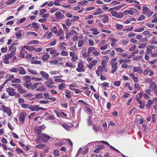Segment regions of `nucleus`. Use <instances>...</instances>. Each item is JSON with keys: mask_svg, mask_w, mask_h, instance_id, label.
Segmentation results:
<instances>
[{"mask_svg": "<svg viewBox=\"0 0 157 157\" xmlns=\"http://www.w3.org/2000/svg\"><path fill=\"white\" fill-rule=\"evenodd\" d=\"M9 59L12 61H14L17 59V58L15 56H13L11 54H6L4 55L3 59V63L6 64H8Z\"/></svg>", "mask_w": 157, "mask_h": 157, "instance_id": "f257e3e1", "label": "nucleus"}, {"mask_svg": "<svg viewBox=\"0 0 157 157\" xmlns=\"http://www.w3.org/2000/svg\"><path fill=\"white\" fill-rule=\"evenodd\" d=\"M16 50V47L15 44H13L9 47V50L11 52L9 54H11L13 56H15L14 54H15Z\"/></svg>", "mask_w": 157, "mask_h": 157, "instance_id": "f03ea898", "label": "nucleus"}, {"mask_svg": "<svg viewBox=\"0 0 157 157\" xmlns=\"http://www.w3.org/2000/svg\"><path fill=\"white\" fill-rule=\"evenodd\" d=\"M30 109L32 111L35 110L36 111H38L41 110H44L45 109L42 107H39V105H37L35 106H33L31 105Z\"/></svg>", "mask_w": 157, "mask_h": 157, "instance_id": "7ed1b4c3", "label": "nucleus"}, {"mask_svg": "<svg viewBox=\"0 0 157 157\" xmlns=\"http://www.w3.org/2000/svg\"><path fill=\"white\" fill-rule=\"evenodd\" d=\"M2 109L5 113H6L9 116H10L12 114L10 109L8 107H6L4 105L2 106Z\"/></svg>", "mask_w": 157, "mask_h": 157, "instance_id": "20e7f679", "label": "nucleus"}, {"mask_svg": "<svg viewBox=\"0 0 157 157\" xmlns=\"http://www.w3.org/2000/svg\"><path fill=\"white\" fill-rule=\"evenodd\" d=\"M78 68L76 69V71L78 72H84L85 70L83 69L84 66L82 63H79L78 64Z\"/></svg>", "mask_w": 157, "mask_h": 157, "instance_id": "39448f33", "label": "nucleus"}, {"mask_svg": "<svg viewBox=\"0 0 157 157\" xmlns=\"http://www.w3.org/2000/svg\"><path fill=\"white\" fill-rule=\"evenodd\" d=\"M15 89L11 88H7L6 91L8 93L9 95L10 96H14L15 94V92L14 91Z\"/></svg>", "mask_w": 157, "mask_h": 157, "instance_id": "423d86ee", "label": "nucleus"}, {"mask_svg": "<svg viewBox=\"0 0 157 157\" xmlns=\"http://www.w3.org/2000/svg\"><path fill=\"white\" fill-rule=\"evenodd\" d=\"M56 18L57 19H62L64 17V14L61 12H57L55 13Z\"/></svg>", "mask_w": 157, "mask_h": 157, "instance_id": "0eeeda50", "label": "nucleus"}, {"mask_svg": "<svg viewBox=\"0 0 157 157\" xmlns=\"http://www.w3.org/2000/svg\"><path fill=\"white\" fill-rule=\"evenodd\" d=\"M18 72L19 75H24L26 74L24 69L21 67H18Z\"/></svg>", "mask_w": 157, "mask_h": 157, "instance_id": "6e6552de", "label": "nucleus"}, {"mask_svg": "<svg viewBox=\"0 0 157 157\" xmlns=\"http://www.w3.org/2000/svg\"><path fill=\"white\" fill-rule=\"evenodd\" d=\"M16 88H17L18 91L20 94H24L26 92V91L25 90L22 89V88L21 86V85L20 84H19L18 85H17Z\"/></svg>", "mask_w": 157, "mask_h": 157, "instance_id": "1a4fd4ad", "label": "nucleus"}, {"mask_svg": "<svg viewBox=\"0 0 157 157\" xmlns=\"http://www.w3.org/2000/svg\"><path fill=\"white\" fill-rule=\"evenodd\" d=\"M98 62V61L97 60H94L90 63V64L88 66V67L90 69H91L93 67L95 66L97 63Z\"/></svg>", "mask_w": 157, "mask_h": 157, "instance_id": "9d476101", "label": "nucleus"}, {"mask_svg": "<svg viewBox=\"0 0 157 157\" xmlns=\"http://www.w3.org/2000/svg\"><path fill=\"white\" fill-rule=\"evenodd\" d=\"M132 69H133L134 72H137L138 73H141L143 72V70L140 69V68L136 67H134Z\"/></svg>", "mask_w": 157, "mask_h": 157, "instance_id": "9b49d317", "label": "nucleus"}, {"mask_svg": "<svg viewBox=\"0 0 157 157\" xmlns=\"http://www.w3.org/2000/svg\"><path fill=\"white\" fill-rule=\"evenodd\" d=\"M40 74L42 76L43 78H44L46 79H48L49 77V75L46 72L43 71L40 72Z\"/></svg>", "mask_w": 157, "mask_h": 157, "instance_id": "f8f14e48", "label": "nucleus"}, {"mask_svg": "<svg viewBox=\"0 0 157 157\" xmlns=\"http://www.w3.org/2000/svg\"><path fill=\"white\" fill-rule=\"evenodd\" d=\"M114 8H111L108 10V11L110 12L113 16L116 17L118 13L114 10Z\"/></svg>", "mask_w": 157, "mask_h": 157, "instance_id": "ddd939ff", "label": "nucleus"}, {"mask_svg": "<svg viewBox=\"0 0 157 157\" xmlns=\"http://www.w3.org/2000/svg\"><path fill=\"white\" fill-rule=\"evenodd\" d=\"M157 88V86L155 82H152L149 86V88L152 90V91L155 90Z\"/></svg>", "mask_w": 157, "mask_h": 157, "instance_id": "4468645a", "label": "nucleus"}, {"mask_svg": "<svg viewBox=\"0 0 157 157\" xmlns=\"http://www.w3.org/2000/svg\"><path fill=\"white\" fill-rule=\"evenodd\" d=\"M101 127L98 126L96 124H94L93 126V130L94 131L95 133H96Z\"/></svg>", "mask_w": 157, "mask_h": 157, "instance_id": "2eb2a0df", "label": "nucleus"}, {"mask_svg": "<svg viewBox=\"0 0 157 157\" xmlns=\"http://www.w3.org/2000/svg\"><path fill=\"white\" fill-rule=\"evenodd\" d=\"M25 115L23 113H21L19 117V121L22 123H24V119L25 118Z\"/></svg>", "mask_w": 157, "mask_h": 157, "instance_id": "dca6fc26", "label": "nucleus"}, {"mask_svg": "<svg viewBox=\"0 0 157 157\" xmlns=\"http://www.w3.org/2000/svg\"><path fill=\"white\" fill-rule=\"evenodd\" d=\"M23 79L26 82H29L31 81L30 77L29 76H25L23 77Z\"/></svg>", "mask_w": 157, "mask_h": 157, "instance_id": "f3484780", "label": "nucleus"}, {"mask_svg": "<svg viewBox=\"0 0 157 157\" xmlns=\"http://www.w3.org/2000/svg\"><path fill=\"white\" fill-rule=\"evenodd\" d=\"M46 90V88L44 86H41L38 87L36 90L38 91H43Z\"/></svg>", "mask_w": 157, "mask_h": 157, "instance_id": "a211bd4d", "label": "nucleus"}, {"mask_svg": "<svg viewBox=\"0 0 157 157\" xmlns=\"http://www.w3.org/2000/svg\"><path fill=\"white\" fill-rule=\"evenodd\" d=\"M31 105L26 103H23L21 105L22 107L29 109H30Z\"/></svg>", "mask_w": 157, "mask_h": 157, "instance_id": "6ab92c4d", "label": "nucleus"}, {"mask_svg": "<svg viewBox=\"0 0 157 157\" xmlns=\"http://www.w3.org/2000/svg\"><path fill=\"white\" fill-rule=\"evenodd\" d=\"M65 66L66 67H69L71 68H74L75 67L73 64L71 62H67L65 63Z\"/></svg>", "mask_w": 157, "mask_h": 157, "instance_id": "aec40b11", "label": "nucleus"}, {"mask_svg": "<svg viewBox=\"0 0 157 157\" xmlns=\"http://www.w3.org/2000/svg\"><path fill=\"white\" fill-rule=\"evenodd\" d=\"M50 55L47 54L44 55L42 56V59L44 62H45L49 57Z\"/></svg>", "mask_w": 157, "mask_h": 157, "instance_id": "412c9836", "label": "nucleus"}, {"mask_svg": "<svg viewBox=\"0 0 157 157\" xmlns=\"http://www.w3.org/2000/svg\"><path fill=\"white\" fill-rule=\"evenodd\" d=\"M41 84V82H37L34 84L32 86H31V90H33L35 89L38 86L39 84Z\"/></svg>", "mask_w": 157, "mask_h": 157, "instance_id": "4be33fe9", "label": "nucleus"}, {"mask_svg": "<svg viewBox=\"0 0 157 157\" xmlns=\"http://www.w3.org/2000/svg\"><path fill=\"white\" fill-rule=\"evenodd\" d=\"M96 10L97 12H94L93 14L94 15H97L103 12L101 10V9L100 8H98Z\"/></svg>", "mask_w": 157, "mask_h": 157, "instance_id": "5701e85b", "label": "nucleus"}, {"mask_svg": "<svg viewBox=\"0 0 157 157\" xmlns=\"http://www.w3.org/2000/svg\"><path fill=\"white\" fill-rule=\"evenodd\" d=\"M35 97L37 99H40L43 98V94L42 93H39L35 95Z\"/></svg>", "mask_w": 157, "mask_h": 157, "instance_id": "b1692460", "label": "nucleus"}, {"mask_svg": "<svg viewBox=\"0 0 157 157\" xmlns=\"http://www.w3.org/2000/svg\"><path fill=\"white\" fill-rule=\"evenodd\" d=\"M28 71L34 75H36L37 74V71L36 70H33L30 69L29 68H27Z\"/></svg>", "mask_w": 157, "mask_h": 157, "instance_id": "393cba45", "label": "nucleus"}, {"mask_svg": "<svg viewBox=\"0 0 157 157\" xmlns=\"http://www.w3.org/2000/svg\"><path fill=\"white\" fill-rule=\"evenodd\" d=\"M108 17L105 15L102 19L103 22L104 23L108 22Z\"/></svg>", "mask_w": 157, "mask_h": 157, "instance_id": "a878e982", "label": "nucleus"}, {"mask_svg": "<svg viewBox=\"0 0 157 157\" xmlns=\"http://www.w3.org/2000/svg\"><path fill=\"white\" fill-rule=\"evenodd\" d=\"M24 86L26 87L27 88L29 89L30 88L32 84L31 83L29 82H26L23 84Z\"/></svg>", "mask_w": 157, "mask_h": 157, "instance_id": "bb28decb", "label": "nucleus"}, {"mask_svg": "<svg viewBox=\"0 0 157 157\" xmlns=\"http://www.w3.org/2000/svg\"><path fill=\"white\" fill-rule=\"evenodd\" d=\"M24 48L25 49H28L29 51H32L35 49L34 47L32 46H24Z\"/></svg>", "mask_w": 157, "mask_h": 157, "instance_id": "cd10ccee", "label": "nucleus"}, {"mask_svg": "<svg viewBox=\"0 0 157 157\" xmlns=\"http://www.w3.org/2000/svg\"><path fill=\"white\" fill-rule=\"evenodd\" d=\"M149 10V9L145 6H144L143 9V13L145 14Z\"/></svg>", "mask_w": 157, "mask_h": 157, "instance_id": "c85d7f7f", "label": "nucleus"}, {"mask_svg": "<svg viewBox=\"0 0 157 157\" xmlns=\"http://www.w3.org/2000/svg\"><path fill=\"white\" fill-rule=\"evenodd\" d=\"M147 104L146 106L148 108H150L151 105L153 104V101L149 100L147 101Z\"/></svg>", "mask_w": 157, "mask_h": 157, "instance_id": "c756f323", "label": "nucleus"}, {"mask_svg": "<svg viewBox=\"0 0 157 157\" xmlns=\"http://www.w3.org/2000/svg\"><path fill=\"white\" fill-rule=\"evenodd\" d=\"M10 71L11 72L17 73L18 72V67L17 68L13 67L10 69Z\"/></svg>", "mask_w": 157, "mask_h": 157, "instance_id": "7c9ffc66", "label": "nucleus"}, {"mask_svg": "<svg viewBox=\"0 0 157 157\" xmlns=\"http://www.w3.org/2000/svg\"><path fill=\"white\" fill-rule=\"evenodd\" d=\"M25 52V49H22L20 52L19 53V55L22 58H23L24 57V56H25V55L24 53V52Z\"/></svg>", "mask_w": 157, "mask_h": 157, "instance_id": "2f4dec72", "label": "nucleus"}, {"mask_svg": "<svg viewBox=\"0 0 157 157\" xmlns=\"http://www.w3.org/2000/svg\"><path fill=\"white\" fill-rule=\"evenodd\" d=\"M91 30L93 32V33L94 35H97L99 33V32L97 31V29L96 28L93 29Z\"/></svg>", "mask_w": 157, "mask_h": 157, "instance_id": "473e14b6", "label": "nucleus"}, {"mask_svg": "<svg viewBox=\"0 0 157 157\" xmlns=\"http://www.w3.org/2000/svg\"><path fill=\"white\" fill-rule=\"evenodd\" d=\"M63 127L69 131L70 129V127L67 124H62Z\"/></svg>", "mask_w": 157, "mask_h": 157, "instance_id": "72a5a7b5", "label": "nucleus"}, {"mask_svg": "<svg viewBox=\"0 0 157 157\" xmlns=\"http://www.w3.org/2000/svg\"><path fill=\"white\" fill-rule=\"evenodd\" d=\"M32 79L34 81L39 82L40 81H42V78H37L34 77H33L32 78Z\"/></svg>", "mask_w": 157, "mask_h": 157, "instance_id": "f704fd0d", "label": "nucleus"}, {"mask_svg": "<svg viewBox=\"0 0 157 157\" xmlns=\"http://www.w3.org/2000/svg\"><path fill=\"white\" fill-rule=\"evenodd\" d=\"M65 87V85L63 83H62L60 84L58 87V88L60 90H62Z\"/></svg>", "mask_w": 157, "mask_h": 157, "instance_id": "c9c22d12", "label": "nucleus"}, {"mask_svg": "<svg viewBox=\"0 0 157 157\" xmlns=\"http://www.w3.org/2000/svg\"><path fill=\"white\" fill-rule=\"evenodd\" d=\"M50 54L52 55H54V56H56L59 55V53L58 52H56V50H52L50 52Z\"/></svg>", "mask_w": 157, "mask_h": 157, "instance_id": "e433bc0d", "label": "nucleus"}, {"mask_svg": "<svg viewBox=\"0 0 157 157\" xmlns=\"http://www.w3.org/2000/svg\"><path fill=\"white\" fill-rule=\"evenodd\" d=\"M12 82L13 83H19L21 82V80L18 78H14L12 80Z\"/></svg>", "mask_w": 157, "mask_h": 157, "instance_id": "4c0bfd02", "label": "nucleus"}, {"mask_svg": "<svg viewBox=\"0 0 157 157\" xmlns=\"http://www.w3.org/2000/svg\"><path fill=\"white\" fill-rule=\"evenodd\" d=\"M68 53L67 52L63 51L60 53V55L62 56H67L68 55Z\"/></svg>", "mask_w": 157, "mask_h": 157, "instance_id": "58836bf2", "label": "nucleus"}, {"mask_svg": "<svg viewBox=\"0 0 157 157\" xmlns=\"http://www.w3.org/2000/svg\"><path fill=\"white\" fill-rule=\"evenodd\" d=\"M95 49H96L94 47H90L88 49L87 53L88 54H89L90 52Z\"/></svg>", "mask_w": 157, "mask_h": 157, "instance_id": "ea45409f", "label": "nucleus"}, {"mask_svg": "<svg viewBox=\"0 0 157 157\" xmlns=\"http://www.w3.org/2000/svg\"><path fill=\"white\" fill-rule=\"evenodd\" d=\"M46 145L44 144H40L36 145L35 147L38 149H42L45 147Z\"/></svg>", "mask_w": 157, "mask_h": 157, "instance_id": "a19ab883", "label": "nucleus"}, {"mask_svg": "<svg viewBox=\"0 0 157 157\" xmlns=\"http://www.w3.org/2000/svg\"><path fill=\"white\" fill-rule=\"evenodd\" d=\"M47 11V10L45 9H41L39 11V15H41L43 13H45Z\"/></svg>", "mask_w": 157, "mask_h": 157, "instance_id": "79ce46f5", "label": "nucleus"}, {"mask_svg": "<svg viewBox=\"0 0 157 157\" xmlns=\"http://www.w3.org/2000/svg\"><path fill=\"white\" fill-rule=\"evenodd\" d=\"M126 2L129 3L135 2L137 4H139V2L135 0H126Z\"/></svg>", "mask_w": 157, "mask_h": 157, "instance_id": "37998d69", "label": "nucleus"}, {"mask_svg": "<svg viewBox=\"0 0 157 157\" xmlns=\"http://www.w3.org/2000/svg\"><path fill=\"white\" fill-rule=\"evenodd\" d=\"M87 121L88 122V124L89 126L92 125L93 124V123L91 120L90 117H89L87 119Z\"/></svg>", "mask_w": 157, "mask_h": 157, "instance_id": "c03bdc74", "label": "nucleus"}, {"mask_svg": "<svg viewBox=\"0 0 157 157\" xmlns=\"http://www.w3.org/2000/svg\"><path fill=\"white\" fill-rule=\"evenodd\" d=\"M144 28H141L135 29L134 30V31L135 32H139L143 31V30H144Z\"/></svg>", "mask_w": 157, "mask_h": 157, "instance_id": "a18cd8bd", "label": "nucleus"}, {"mask_svg": "<svg viewBox=\"0 0 157 157\" xmlns=\"http://www.w3.org/2000/svg\"><path fill=\"white\" fill-rule=\"evenodd\" d=\"M116 25H117L116 27V28L117 29H123V25L117 24H116Z\"/></svg>", "mask_w": 157, "mask_h": 157, "instance_id": "49530a36", "label": "nucleus"}, {"mask_svg": "<svg viewBox=\"0 0 157 157\" xmlns=\"http://www.w3.org/2000/svg\"><path fill=\"white\" fill-rule=\"evenodd\" d=\"M79 17L77 16H74L71 19L72 22L76 20H78L79 19Z\"/></svg>", "mask_w": 157, "mask_h": 157, "instance_id": "de8ad7c7", "label": "nucleus"}, {"mask_svg": "<svg viewBox=\"0 0 157 157\" xmlns=\"http://www.w3.org/2000/svg\"><path fill=\"white\" fill-rule=\"evenodd\" d=\"M121 82L119 81H114V85L116 86H119L120 85Z\"/></svg>", "mask_w": 157, "mask_h": 157, "instance_id": "09e8293b", "label": "nucleus"}, {"mask_svg": "<svg viewBox=\"0 0 157 157\" xmlns=\"http://www.w3.org/2000/svg\"><path fill=\"white\" fill-rule=\"evenodd\" d=\"M63 33V31L61 29H60L59 30L57 34V36H59L61 35Z\"/></svg>", "mask_w": 157, "mask_h": 157, "instance_id": "8fccbe9b", "label": "nucleus"}, {"mask_svg": "<svg viewBox=\"0 0 157 157\" xmlns=\"http://www.w3.org/2000/svg\"><path fill=\"white\" fill-rule=\"evenodd\" d=\"M57 29L56 26H54L51 29V31L52 32L56 33L57 31Z\"/></svg>", "mask_w": 157, "mask_h": 157, "instance_id": "3c124183", "label": "nucleus"}, {"mask_svg": "<svg viewBox=\"0 0 157 157\" xmlns=\"http://www.w3.org/2000/svg\"><path fill=\"white\" fill-rule=\"evenodd\" d=\"M118 64L117 62H116L115 63L111 64L112 65V67L113 68L116 69L117 67V65Z\"/></svg>", "mask_w": 157, "mask_h": 157, "instance_id": "603ef678", "label": "nucleus"}, {"mask_svg": "<svg viewBox=\"0 0 157 157\" xmlns=\"http://www.w3.org/2000/svg\"><path fill=\"white\" fill-rule=\"evenodd\" d=\"M130 41L132 43L136 44L137 42V40L135 38H132L130 39Z\"/></svg>", "mask_w": 157, "mask_h": 157, "instance_id": "864d4df0", "label": "nucleus"}, {"mask_svg": "<svg viewBox=\"0 0 157 157\" xmlns=\"http://www.w3.org/2000/svg\"><path fill=\"white\" fill-rule=\"evenodd\" d=\"M7 48L6 47L5 48H2L1 49V51L2 53H5L7 52Z\"/></svg>", "mask_w": 157, "mask_h": 157, "instance_id": "5fc2aeb1", "label": "nucleus"}, {"mask_svg": "<svg viewBox=\"0 0 157 157\" xmlns=\"http://www.w3.org/2000/svg\"><path fill=\"white\" fill-rule=\"evenodd\" d=\"M150 71L149 69H147L144 71L143 74L144 75H147L149 72Z\"/></svg>", "mask_w": 157, "mask_h": 157, "instance_id": "6e6d98bb", "label": "nucleus"}, {"mask_svg": "<svg viewBox=\"0 0 157 157\" xmlns=\"http://www.w3.org/2000/svg\"><path fill=\"white\" fill-rule=\"evenodd\" d=\"M145 16L143 15H140L138 18V21H141L143 20L145 18Z\"/></svg>", "mask_w": 157, "mask_h": 157, "instance_id": "4d7b16f0", "label": "nucleus"}, {"mask_svg": "<svg viewBox=\"0 0 157 157\" xmlns=\"http://www.w3.org/2000/svg\"><path fill=\"white\" fill-rule=\"evenodd\" d=\"M89 45L91 46H93L94 44V41L92 40H88Z\"/></svg>", "mask_w": 157, "mask_h": 157, "instance_id": "13d9d810", "label": "nucleus"}, {"mask_svg": "<svg viewBox=\"0 0 157 157\" xmlns=\"http://www.w3.org/2000/svg\"><path fill=\"white\" fill-rule=\"evenodd\" d=\"M16 0H8L7 4L8 5L11 4L13 3L14 2L16 1Z\"/></svg>", "mask_w": 157, "mask_h": 157, "instance_id": "bf43d9fd", "label": "nucleus"}, {"mask_svg": "<svg viewBox=\"0 0 157 157\" xmlns=\"http://www.w3.org/2000/svg\"><path fill=\"white\" fill-rule=\"evenodd\" d=\"M147 45V43H144L141 44L139 46V48H144Z\"/></svg>", "mask_w": 157, "mask_h": 157, "instance_id": "052dcab7", "label": "nucleus"}, {"mask_svg": "<svg viewBox=\"0 0 157 157\" xmlns=\"http://www.w3.org/2000/svg\"><path fill=\"white\" fill-rule=\"evenodd\" d=\"M43 137H44V140H49L50 138V137L48 136H47L45 134H44L43 135Z\"/></svg>", "mask_w": 157, "mask_h": 157, "instance_id": "680f3d73", "label": "nucleus"}, {"mask_svg": "<svg viewBox=\"0 0 157 157\" xmlns=\"http://www.w3.org/2000/svg\"><path fill=\"white\" fill-rule=\"evenodd\" d=\"M137 121L140 124H142L144 122L143 120L140 118H138L137 119Z\"/></svg>", "mask_w": 157, "mask_h": 157, "instance_id": "e2e57ef3", "label": "nucleus"}, {"mask_svg": "<svg viewBox=\"0 0 157 157\" xmlns=\"http://www.w3.org/2000/svg\"><path fill=\"white\" fill-rule=\"evenodd\" d=\"M54 155L55 156H58L59 155V152L57 150H55L54 151Z\"/></svg>", "mask_w": 157, "mask_h": 157, "instance_id": "0e129e2a", "label": "nucleus"}, {"mask_svg": "<svg viewBox=\"0 0 157 157\" xmlns=\"http://www.w3.org/2000/svg\"><path fill=\"white\" fill-rule=\"evenodd\" d=\"M83 40L79 41L78 44V47H82L83 44Z\"/></svg>", "mask_w": 157, "mask_h": 157, "instance_id": "69168bd1", "label": "nucleus"}, {"mask_svg": "<svg viewBox=\"0 0 157 157\" xmlns=\"http://www.w3.org/2000/svg\"><path fill=\"white\" fill-rule=\"evenodd\" d=\"M47 33V38L48 39H50L52 36V32Z\"/></svg>", "mask_w": 157, "mask_h": 157, "instance_id": "338daca9", "label": "nucleus"}, {"mask_svg": "<svg viewBox=\"0 0 157 157\" xmlns=\"http://www.w3.org/2000/svg\"><path fill=\"white\" fill-rule=\"evenodd\" d=\"M72 21L71 19H68L66 21V24L67 26H69L71 24Z\"/></svg>", "mask_w": 157, "mask_h": 157, "instance_id": "774afa93", "label": "nucleus"}]
</instances>
